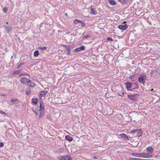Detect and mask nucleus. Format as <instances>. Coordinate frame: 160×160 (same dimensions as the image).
I'll use <instances>...</instances> for the list:
<instances>
[{"mask_svg":"<svg viewBox=\"0 0 160 160\" xmlns=\"http://www.w3.org/2000/svg\"><path fill=\"white\" fill-rule=\"evenodd\" d=\"M129 160H141V159L135 158H130Z\"/></svg>","mask_w":160,"mask_h":160,"instance_id":"33","label":"nucleus"},{"mask_svg":"<svg viewBox=\"0 0 160 160\" xmlns=\"http://www.w3.org/2000/svg\"><path fill=\"white\" fill-rule=\"evenodd\" d=\"M18 39L19 41L20 42V39L19 38H18Z\"/></svg>","mask_w":160,"mask_h":160,"instance_id":"46","label":"nucleus"},{"mask_svg":"<svg viewBox=\"0 0 160 160\" xmlns=\"http://www.w3.org/2000/svg\"><path fill=\"white\" fill-rule=\"evenodd\" d=\"M58 158L60 160H72L71 157L69 155L64 156H60Z\"/></svg>","mask_w":160,"mask_h":160,"instance_id":"2","label":"nucleus"},{"mask_svg":"<svg viewBox=\"0 0 160 160\" xmlns=\"http://www.w3.org/2000/svg\"><path fill=\"white\" fill-rule=\"evenodd\" d=\"M39 53L38 50H35L34 52V56L35 57H38L39 55Z\"/></svg>","mask_w":160,"mask_h":160,"instance_id":"23","label":"nucleus"},{"mask_svg":"<svg viewBox=\"0 0 160 160\" xmlns=\"http://www.w3.org/2000/svg\"><path fill=\"white\" fill-rule=\"evenodd\" d=\"M118 1L122 4H127L129 3V0H118Z\"/></svg>","mask_w":160,"mask_h":160,"instance_id":"16","label":"nucleus"},{"mask_svg":"<svg viewBox=\"0 0 160 160\" xmlns=\"http://www.w3.org/2000/svg\"><path fill=\"white\" fill-rule=\"evenodd\" d=\"M13 58V56H12L11 57V59H12Z\"/></svg>","mask_w":160,"mask_h":160,"instance_id":"51","label":"nucleus"},{"mask_svg":"<svg viewBox=\"0 0 160 160\" xmlns=\"http://www.w3.org/2000/svg\"><path fill=\"white\" fill-rule=\"evenodd\" d=\"M93 158L94 159H98V157H96L95 156H94L93 157Z\"/></svg>","mask_w":160,"mask_h":160,"instance_id":"45","label":"nucleus"},{"mask_svg":"<svg viewBox=\"0 0 160 160\" xmlns=\"http://www.w3.org/2000/svg\"><path fill=\"white\" fill-rule=\"evenodd\" d=\"M146 78V77L145 75H141L138 77V81L139 82L144 84Z\"/></svg>","mask_w":160,"mask_h":160,"instance_id":"3","label":"nucleus"},{"mask_svg":"<svg viewBox=\"0 0 160 160\" xmlns=\"http://www.w3.org/2000/svg\"><path fill=\"white\" fill-rule=\"evenodd\" d=\"M8 10V9L6 7L2 9V11L3 12L7 13Z\"/></svg>","mask_w":160,"mask_h":160,"instance_id":"35","label":"nucleus"},{"mask_svg":"<svg viewBox=\"0 0 160 160\" xmlns=\"http://www.w3.org/2000/svg\"><path fill=\"white\" fill-rule=\"evenodd\" d=\"M131 138L130 137H128L127 135L126 136V138H125L126 139L128 140H129Z\"/></svg>","mask_w":160,"mask_h":160,"instance_id":"44","label":"nucleus"},{"mask_svg":"<svg viewBox=\"0 0 160 160\" xmlns=\"http://www.w3.org/2000/svg\"><path fill=\"white\" fill-rule=\"evenodd\" d=\"M25 75H27L29 76V77H30V76L29 74H27L26 73H23L19 75V76L21 77L22 76H24Z\"/></svg>","mask_w":160,"mask_h":160,"instance_id":"36","label":"nucleus"},{"mask_svg":"<svg viewBox=\"0 0 160 160\" xmlns=\"http://www.w3.org/2000/svg\"><path fill=\"white\" fill-rule=\"evenodd\" d=\"M118 93L119 96H123L124 94V92L122 91H119Z\"/></svg>","mask_w":160,"mask_h":160,"instance_id":"26","label":"nucleus"},{"mask_svg":"<svg viewBox=\"0 0 160 160\" xmlns=\"http://www.w3.org/2000/svg\"><path fill=\"white\" fill-rule=\"evenodd\" d=\"M124 84L126 87L128 91H130V89L132 87L133 83L129 82H127Z\"/></svg>","mask_w":160,"mask_h":160,"instance_id":"7","label":"nucleus"},{"mask_svg":"<svg viewBox=\"0 0 160 160\" xmlns=\"http://www.w3.org/2000/svg\"><path fill=\"white\" fill-rule=\"evenodd\" d=\"M4 146V144L2 142H0V147L2 148Z\"/></svg>","mask_w":160,"mask_h":160,"instance_id":"42","label":"nucleus"},{"mask_svg":"<svg viewBox=\"0 0 160 160\" xmlns=\"http://www.w3.org/2000/svg\"><path fill=\"white\" fill-rule=\"evenodd\" d=\"M44 103L43 102L41 101L40 103V109L39 110L40 115L39 118H42L43 117L45 112V108L43 106Z\"/></svg>","mask_w":160,"mask_h":160,"instance_id":"1","label":"nucleus"},{"mask_svg":"<svg viewBox=\"0 0 160 160\" xmlns=\"http://www.w3.org/2000/svg\"><path fill=\"white\" fill-rule=\"evenodd\" d=\"M143 152L140 153H132V155L135 157L143 158Z\"/></svg>","mask_w":160,"mask_h":160,"instance_id":"11","label":"nucleus"},{"mask_svg":"<svg viewBox=\"0 0 160 160\" xmlns=\"http://www.w3.org/2000/svg\"><path fill=\"white\" fill-rule=\"evenodd\" d=\"M92 6H91V7L90 8L91 10V13L93 15H96L97 14V13L96 12H95L94 10V8H92Z\"/></svg>","mask_w":160,"mask_h":160,"instance_id":"22","label":"nucleus"},{"mask_svg":"<svg viewBox=\"0 0 160 160\" xmlns=\"http://www.w3.org/2000/svg\"><path fill=\"white\" fill-rule=\"evenodd\" d=\"M118 28L122 30H125L128 28V26L127 24L120 25L118 26Z\"/></svg>","mask_w":160,"mask_h":160,"instance_id":"10","label":"nucleus"},{"mask_svg":"<svg viewBox=\"0 0 160 160\" xmlns=\"http://www.w3.org/2000/svg\"><path fill=\"white\" fill-rule=\"evenodd\" d=\"M85 46H82L80 47L76 48L74 49V51L76 52H78L84 50L85 49Z\"/></svg>","mask_w":160,"mask_h":160,"instance_id":"12","label":"nucleus"},{"mask_svg":"<svg viewBox=\"0 0 160 160\" xmlns=\"http://www.w3.org/2000/svg\"><path fill=\"white\" fill-rule=\"evenodd\" d=\"M40 48L42 50H45L47 48V47H45L41 46L40 47Z\"/></svg>","mask_w":160,"mask_h":160,"instance_id":"39","label":"nucleus"},{"mask_svg":"<svg viewBox=\"0 0 160 160\" xmlns=\"http://www.w3.org/2000/svg\"><path fill=\"white\" fill-rule=\"evenodd\" d=\"M133 84L134 85L136 86V87L135 88H134L133 89H130V91H133V90L134 89H138L139 88V85L138 83L134 82L133 83Z\"/></svg>","mask_w":160,"mask_h":160,"instance_id":"21","label":"nucleus"},{"mask_svg":"<svg viewBox=\"0 0 160 160\" xmlns=\"http://www.w3.org/2000/svg\"><path fill=\"white\" fill-rule=\"evenodd\" d=\"M5 32L7 33H9L12 31V27L10 26L6 27L5 28Z\"/></svg>","mask_w":160,"mask_h":160,"instance_id":"14","label":"nucleus"},{"mask_svg":"<svg viewBox=\"0 0 160 160\" xmlns=\"http://www.w3.org/2000/svg\"><path fill=\"white\" fill-rule=\"evenodd\" d=\"M66 53L67 55H69L70 54V50H66Z\"/></svg>","mask_w":160,"mask_h":160,"instance_id":"40","label":"nucleus"},{"mask_svg":"<svg viewBox=\"0 0 160 160\" xmlns=\"http://www.w3.org/2000/svg\"><path fill=\"white\" fill-rule=\"evenodd\" d=\"M141 160H153V159H141Z\"/></svg>","mask_w":160,"mask_h":160,"instance_id":"47","label":"nucleus"},{"mask_svg":"<svg viewBox=\"0 0 160 160\" xmlns=\"http://www.w3.org/2000/svg\"><path fill=\"white\" fill-rule=\"evenodd\" d=\"M32 102L35 104H36L38 102L37 98L34 99L33 98L32 99Z\"/></svg>","mask_w":160,"mask_h":160,"instance_id":"25","label":"nucleus"},{"mask_svg":"<svg viewBox=\"0 0 160 160\" xmlns=\"http://www.w3.org/2000/svg\"><path fill=\"white\" fill-rule=\"evenodd\" d=\"M6 23H7V24H8V22H6Z\"/></svg>","mask_w":160,"mask_h":160,"instance_id":"53","label":"nucleus"},{"mask_svg":"<svg viewBox=\"0 0 160 160\" xmlns=\"http://www.w3.org/2000/svg\"><path fill=\"white\" fill-rule=\"evenodd\" d=\"M0 113L3 115H7L6 113L5 112L1 110H0Z\"/></svg>","mask_w":160,"mask_h":160,"instance_id":"38","label":"nucleus"},{"mask_svg":"<svg viewBox=\"0 0 160 160\" xmlns=\"http://www.w3.org/2000/svg\"><path fill=\"white\" fill-rule=\"evenodd\" d=\"M20 72V70H17L16 71H15L13 72V74H18Z\"/></svg>","mask_w":160,"mask_h":160,"instance_id":"27","label":"nucleus"},{"mask_svg":"<svg viewBox=\"0 0 160 160\" xmlns=\"http://www.w3.org/2000/svg\"><path fill=\"white\" fill-rule=\"evenodd\" d=\"M65 138L66 140L69 142L72 141L73 139L69 135H66L65 137Z\"/></svg>","mask_w":160,"mask_h":160,"instance_id":"20","label":"nucleus"},{"mask_svg":"<svg viewBox=\"0 0 160 160\" xmlns=\"http://www.w3.org/2000/svg\"><path fill=\"white\" fill-rule=\"evenodd\" d=\"M107 40L108 41H110L111 42L113 41V39L110 37H108L107 38Z\"/></svg>","mask_w":160,"mask_h":160,"instance_id":"41","label":"nucleus"},{"mask_svg":"<svg viewBox=\"0 0 160 160\" xmlns=\"http://www.w3.org/2000/svg\"><path fill=\"white\" fill-rule=\"evenodd\" d=\"M24 63H20L18 65V66L17 67V68L18 69H19L20 68V67H21V66L22 65H24Z\"/></svg>","mask_w":160,"mask_h":160,"instance_id":"34","label":"nucleus"},{"mask_svg":"<svg viewBox=\"0 0 160 160\" xmlns=\"http://www.w3.org/2000/svg\"><path fill=\"white\" fill-rule=\"evenodd\" d=\"M136 95H137V94H135V95H128V97L130 99L133 101H134L136 99V98L135 97V96Z\"/></svg>","mask_w":160,"mask_h":160,"instance_id":"15","label":"nucleus"},{"mask_svg":"<svg viewBox=\"0 0 160 160\" xmlns=\"http://www.w3.org/2000/svg\"><path fill=\"white\" fill-rule=\"evenodd\" d=\"M28 78H20V81L23 84L27 85Z\"/></svg>","mask_w":160,"mask_h":160,"instance_id":"9","label":"nucleus"},{"mask_svg":"<svg viewBox=\"0 0 160 160\" xmlns=\"http://www.w3.org/2000/svg\"><path fill=\"white\" fill-rule=\"evenodd\" d=\"M74 22L75 24H77L78 23H80L82 26L84 27L85 26V23L82 21L75 19L74 21Z\"/></svg>","mask_w":160,"mask_h":160,"instance_id":"6","label":"nucleus"},{"mask_svg":"<svg viewBox=\"0 0 160 160\" xmlns=\"http://www.w3.org/2000/svg\"><path fill=\"white\" fill-rule=\"evenodd\" d=\"M134 75L133 74L132 75H130V76L128 77L129 78V79H131V80H132V79ZM131 81H132V80H131Z\"/></svg>","mask_w":160,"mask_h":160,"instance_id":"37","label":"nucleus"},{"mask_svg":"<svg viewBox=\"0 0 160 160\" xmlns=\"http://www.w3.org/2000/svg\"><path fill=\"white\" fill-rule=\"evenodd\" d=\"M48 92V91H42L40 92L39 94V97L41 98L43 96H45L46 94Z\"/></svg>","mask_w":160,"mask_h":160,"instance_id":"13","label":"nucleus"},{"mask_svg":"<svg viewBox=\"0 0 160 160\" xmlns=\"http://www.w3.org/2000/svg\"><path fill=\"white\" fill-rule=\"evenodd\" d=\"M15 101V100H14L13 99H12L11 100V102H13Z\"/></svg>","mask_w":160,"mask_h":160,"instance_id":"48","label":"nucleus"},{"mask_svg":"<svg viewBox=\"0 0 160 160\" xmlns=\"http://www.w3.org/2000/svg\"><path fill=\"white\" fill-rule=\"evenodd\" d=\"M135 132H137L138 137H139L142 136V131L141 129H135L130 132L131 133H135Z\"/></svg>","mask_w":160,"mask_h":160,"instance_id":"4","label":"nucleus"},{"mask_svg":"<svg viewBox=\"0 0 160 160\" xmlns=\"http://www.w3.org/2000/svg\"><path fill=\"white\" fill-rule=\"evenodd\" d=\"M148 152H149L150 153H152L153 149V148L151 146H149L146 148Z\"/></svg>","mask_w":160,"mask_h":160,"instance_id":"19","label":"nucleus"},{"mask_svg":"<svg viewBox=\"0 0 160 160\" xmlns=\"http://www.w3.org/2000/svg\"><path fill=\"white\" fill-rule=\"evenodd\" d=\"M157 71L156 70H154L152 71L151 72V75L154 76V75H156L157 74Z\"/></svg>","mask_w":160,"mask_h":160,"instance_id":"24","label":"nucleus"},{"mask_svg":"<svg viewBox=\"0 0 160 160\" xmlns=\"http://www.w3.org/2000/svg\"><path fill=\"white\" fill-rule=\"evenodd\" d=\"M31 93V89H28V91H26V93L27 95H29Z\"/></svg>","mask_w":160,"mask_h":160,"instance_id":"30","label":"nucleus"},{"mask_svg":"<svg viewBox=\"0 0 160 160\" xmlns=\"http://www.w3.org/2000/svg\"><path fill=\"white\" fill-rule=\"evenodd\" d=\"M63 46L65 47L67 49L66 50H70L71 49L70 46L69 45H63Z\"/></svg>","mask_w":160,"mask_h":160,"instance_id":"28","label":"nucleus"},{"mask_svg":"<svg viewBox=\"0 0 160 160\" xmlns=\"http://www.w3.org/2000/svg\"><path fill=\"white\" fill-rule=\"evenodd\" d=\"M153 89H152L151 90V91H153Z\"/></svg>","mask_w":160,"mask_h":160,"instance_id":"52","label":"nucleus"},{"mask_svg":"<svg viewBox=\"0 0 160 160\" xmlns=\"http://www.w3.org/2000/svg\"><path fill=\"white\" fill-rule=\"evenodd\" d=\"M135 38V34L133 32H130L128 35V39L133 40Z\"/></svg>","mask_w":160,"mask_h":160,"instance_id":"5","label":"nucleus"},{"mask_svg":"<svg viewBox=\"0 0 160 160\" xmlns=\"http://www.w3.org/2000/svg\"><path fill=\"white\" fill-rule=\"evenodd\" d=\"M152 157V155H150V153H143V158H150Z\"/></svg>","mask_w":160,"mask_h":160,"instance_id":"17","label":"nucleus"},{"mask_svg":"<svg viewBox=\"0 0 160 160\" xmlns=\"http://www.w3.org/2000/svg\"><path fill=\"white\" fill-rule=\"evenodd\" d=\"M32 111L35 113L36 115H38V113L36 112L35 111L32 110Z\"/></svg>","mask_w":160,"mask_h":160,"instance_id":"43","label":"nucleus"},{"mask_svg":"<svg viewBox=\"0 0 160 160\" xmlns=\"http://www.w3.org/2000/svg\"><path fill=\"white\" fill-rule=\"evenodd\" d=\"M120 136L121 138H126V136H127V135L125 134H120Z\"/></svg>","mask_w":160,"mask_h":160,"instance_id":"29","label":"nucleus"},{"mask_svg":"<svg viewBox=\"0 0 160 160\" xmlns=\"http://www.w3.org/2000/svg\"><path fill=\"white\" fill-rule=\"evenodd\" d=\"M49 117H50H50H50V116H49V117H48V118H49Z\"/></svg>","mask_w":160,"mask_h":160,"instance_id":"54","label":"nucleus"},{"mask_svg":"<svg viewBox=\"0 0 160 160\" xmlns=\"http://www.w3.org/2000/svg\"><path fill=\"white\" fill-rule=\"evenodd\" d=\"M108 2L111 5L115 6L117 5L116 2L114 0H108Z\"/></svg>","mask_w":160,"mask_h":160,"instance_id":"18","label":"nucleus"},{"mask_svg":"<svg viewBox=\"0 0 160 160\" xmlns=\"http://www.w3.org/2000/svg\"><path fill=\"white\" fill-rule=\"evenodd\" d=\"M136 113H138V112H136L135 111H133L131 112L130 113V114H131L132 115H134V114H135Z\"/></svg>","mask_w":160,"mask_h":160,"instance_id":"31","label":"nucleus"},{"mask_svg":"<svg viewBox=\"0 0 160 160\" xmlns=\"http://www.w3.org/2000/svg\"><path fill=\"white\" fill-rule=\"evenodd\" d=\"M27 85L29 86L30 87H34L36 84L33 81L28 79Z\"/></svg>","mask_w":160,"mask_h":160,"instance_id":"8","label":"nucleus"},{"mask_svg":"<svg viewBox=\"0 0 160 160\" xmlns=\"http://www.w3.org/2000/svg\"><path fill=\"white\" fill-rule=\"evenodd\" d=\"M90 37H91V36L89 35H87L84 36L83 37V38L84 39H85Z\"/></svg>","mask_w":160,"mask_h":160,"instance_id":"32","label":"nucleus"},{"mask_svg":"<svg viewBox=\"0 0 160 160\" xmlns=\"http://www.w3.org/2000/svg\"><path fill=\"white\" fill-rule=\"evenodd\" d=\"M65 15L66 16H67L68 15L67 13H65Z\"/></svg>","mask_w":160,"mask_h":160,"instance_id":"50","label":"nucleus"},{"mask_svg":"<svg viewBox=\"0 0 160 160\" xmlns=\"http://www.w3.org/2000/svg\"><path fill=\"white\" fill-rule=\"evenodd\" d=\"M44 89L45 90L48 89V90H49V88H45Z\"/></svg>","mask_w":160,"mask_h":160,"instance_id":"49","label":"nucleus"}]
</instances>
